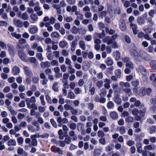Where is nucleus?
Segmentation results:
<instances>
[{
  "mask_svg": "<svg viewBox=\"0 0 156 156\" xmlns=\"http://www.w3.org/2000/svg\"><path fill=\"white\" fill-rule=\"evenodd\" d=\"M125 120L128 122H132L133 121L134 119L133 117L129 116L126 118Z\"/></svg>",
  "mask_w": 156,
  "mask_h": 156,
  "instance_id": "nucleus-52",
  "label": "nucleus"
},
{
  "mask_svg": "<svg viewBox=\"0 0 156 156\" xmlns=\"http://www.w3.org/2000/svg\"><path fill=\"white\" fill-rule=\"evenodd\" d=\"M106 62L108 65L111 66L113 64V61L110 57H108L106 59Z\"/></svg>",
  "mask_w": 156,
  "mask_h": 156,
  "instance_id": "nucleus-30",
  "label": "nucleus"
},
{
  "mask_svg": "<svg viewBox=\"0 0 156 156\" xmlns=\"http://www.w3.org/2000/svg\"><path fill=\"white\" fill-rule=\"evenodd\" d=\"M36 55L37 57L40 61L44 60V58L42 56V54L41 53H38L36 54Z\"/></svg>",
  "mask_w": 156,
  "mask_h": 156,
  "instance_id": "nucleus-54",
  "label": "nucleus"
},
{
  "mask_svg": "<svg viewBox=\"0 0 156 156\" xmlns=\"http://www.w3.org/2000/svg\"><path fill=\"white\" fill-rule=\"evenodd\" d=\"M13 22L15 25L17 27H21L23 26V22L19 19H14Z\"/></svg>",
  "mask_w": 156,
  "mask_h": 156,
  "instance_id": "nucleus-8",
  "label": "nucleus"
},
{
  "mask_svg": "<svg viewBox=\"0 0 156 156\" xmlns=\"http://www.w3.org/2000/svg\"><path fill=\"white\" fill-rule=\"evenodd\" d=\"M138 72L143 75L146 76L147 73V71L146 69L144 67L142 66H139L138 69Z\"/></svg>",
  "mask_w": 156,
  "mask_h": 156,
  "instance_id": "nucleus-6",
  "label": "nucleus"
},
{
  "mask_svg": "<svg viewBox=\"0 0 156 156\" xmlns=\"http://www.w3.org/2000/svg\"><path fill=\"white\" fill-rule=\"evenodd\" d=\"M8 109L10 112L11 114L13 115H16L17 113L16 111L14 110L11 106H9L8 107Z\"/></svg>",
  "mask_w": 156,
  "mask_h": 156,
  "instance_id": "nucleus-34",
  "label": "nucleus"
},
{
  "mask_svg": "<svg viewBox=\"0 0 156 156\" xmlns=\"http://www.w3.org/2000/svg\"><path fill=\"white\" fill-rule=\"evenodd\" d=\"M102 152L101 149L96 148L94 150L93 154L94 156H99Z\"/></svg>",
  "mask_w": 156,
  "mask_h": 156,
  "instance_id": "nucleus-24",
  "label": "nucleus"
},
{
  "mask_svg": "<svg viewBox=\"0 0 156 156\" xmlns=\"http://www.w3.org/2000/svg\"><path fill=\"white\" fill-rule=\"evenodd\" d=\"M52 6L53 8L57 10V13L60 14L61 13V6L60 5L57 4H54Z\"/></svg>",
  "mask_w": 156,
  "mask_h": 156,
  "instance_id": "nucleus-19",
  "label": "nucleus"
},
{
  "mask_svg": "<svg viewBox=\"0 0 156 156\" xmlns=\"http://www.w3.org/2000/svg\"><path fill=\"white\" fill-rule=\"evenodd\" d=\"M98 136L99 137H103L104 136L105 133L101 130H99L98 132Z\"/></svg>",
  "mask_w": 156,
  "mask_h": 156,
  "instance_id": "nucleus-50",
  "label": "nucleus"
},
{
  "mask_svg": "<svg viewBox=\"0 0 156 156\" xmlns=\"http://www.w3.org/2000/svg\"><path fill=\"white\" fill-rule=\"evenodd\" d=\"M51 36L52 38H58L59 37V34L56 32H54L51 34Z\"/></svg>",
  "mask_w": 156,
  "mask_h": 156,
  "instance_id": "nucleus-40",
  "label": "nucleus"
},
{
  "mask_svg": "<svg viewBox=\"0 0 156 156\" xmlns=\"http://www.w3.org/2000/svg\"><path fill=\"white\" fill-rule=\"evenodd\" d=\"M114 101L115 103L118 104H120L122 102L121 98L118 97H115L114 98Z\"/></svg>",
  "mask_w": 156,
  "mask_h": 156,
  "instance_id": "nucleus-35",
  "label": "nucleus"
},
{
  "mask_svg": "<svg viewBox=\"0 0 156 156\" xmlns=\"http://www.w3.org/2000/svg\"><path fill=\"white\" fill-rule=\"evenodd\" d=\"M8 50L10 54L12 56L14 55L15 48L13 46L11 45H7Z\"/></svg>",
  "mask_w": 156,
  "mask_h": 156,
  "instance_id": "nucleus-12",
  "label": "nucleus"
},
{
  "mask_svg": "<svg viewBox=\"0 0 156 156\" xmlns=\"http://www.w3.org/2000/svg\"><path fill=\"white\" fill-rule=\"evenodd\" d=\"M137 22L139 24L141 25L144 24V21L141 17H138L137 19Z\"/></svg>",
  "mask_w": 156,
  "mask_h": 156,
  "instance_id": "nucleus-33",
  "label": "nucleus"
},
{
  "mask_svg": "<svg viewBox=\"0 0 156 156\" xmlns=\"http://www.w3.org/2000/svg\"><path fill=\"white\" fill-rule=\"evenodd\" d=\"M126 67L130 69H132L133 68V63L130 61L126 63Z\"/></svg>",
  "mask_w": 156,
  "mask_h": 156,
  "instance_id": "nucleus-45",
  "label": "nucleus"
},
{
  "mask_svg": "<svg viewBox=\"0 0 156 156\" xmlns=\"http://www.w3.org/2000/svg\"><path fill=\"white\" fill-rule=\"evenodd\" d=\"M58 97L59 103L61 104H63L64 103V99L62 98V96L60 95L58 96Z\"/></svg>",
  "mask_w": 156,
  "mask_h": 156,
  "instance_id": "nucleus-53",
  "label": "nucleus"
},
{
  "mask_svg": "<svg viewBox=\"0 0 156 156\" xmlns=\"http://www.w3.org/2000/svg\"><path fill=\"white\" fill-rule=\"evenodd\" d=\"M77 44V41L76 40H74L72 42L71 45V50L72 51H73L75 50Z\"/></svg>",
  "mask_w": 156,
  "mask_h": 156,
  "instance_id": "nucleus-16",
  "label": "nucleus"
},
{
  "mask_svg": "<svg viewBox=\"0 0 156 156\" xmlns=\"http://www.w3.org/2000/svg\"><path fill=\"white\" fill-rule=\"evenodd\" d=\"M33 124L35 126L30 125H28V128L29 130L32 132H35L38 131L40 129L38 125L37 124L36 122H34Z\"/></svg>",
  "mask_w": 156,
  "mask_h": 156,
  "instance_id": "nucleus-3",
  "label": "nucleus"
},
{
  "mask_svg": "<svg viewBox=\"0 0 156 156\" xmlns=\"http://www.w3.org/2000/svg\"><path fill=\"white\" fill-rule=\"evenodd\" d=\"M8 146H16V142L14 139H10L7 143Z\"/></svg>",
  "mask_w": 156,
  "mask_h": 156,
  "instance_id": "nucleus-26",
  "label": "nucleus"
},
{
  "mask_svg": "<svg viewBox=\"0 0 156 156\" xmlns=\"http://www.w3.org/2000/svg\"><path fill=\"white\" fill-rule=\"evenodd\" d=\"M111 118L113 119H115L118 118L117 113L115 112H112L110 114Z\"/></svg>",
  "mask_w": 156,
  "mask_h": 156,
  "instance_id": "nucleus-25",
  "label": "nucleus"
},
{
  "mask_svg": "<svg viewBox=\"0 0 156 156\" xmlns=\"http://www.w3.org/2000/svg\"><path fill=\"white\" fill-rule=\"evenodd\" d=\"M23 139L22 137H19L17 139V141L18 144L21 145L23 142Z\"/></svg>",
  "mask_w": 156,
  "mask_h": 156,
  "instance_id": "nucleus-48",
  "label": "nucleus"
},
{
  "mask_svg": "<svg viewBox=\"0 0 156 156\" xmlns=\"http://www.w3.org/2000/svg\"><path fill=\"white\" fill-rule=\"evenodd\" d=\"M67 97L69 98L74 99L75 97V96L72 91H69Z\"/></svg>",
  "mask_w": 156,
  "mask_h": 156,
  "instance_id": "nucleus-31",
  "label": "nucleus"
},
{
  "mask_svg": "<svg viewBox=\"0 0 156 156\" xmlns=\"http://www.w3.org/2000/svg\"><path fill=\"white\" fill-rule=\"evenodd\" d=\"M51 150L53 152H58L60 154H62V151L58 147L55 146H52L51 148Z\"/></svg>",
  "mask_w": 156,
  "mask_h": 156,
  "instance_id": "nucleus-20",
  "label": "nucleus"
},
{
  "mask_svg": "<svg viewBox=\"0 0 156 156\" xmlns=\"http://www.w3.org/2000/svg\"><path fill=\"white\" fill-rule=\"evenodd\" d=\"M20 69L16 66H14L12 69V73L14 75H16L19 74L20 72Z\"/></svg>",
  "mask_w": 156,
  "mask_h": 156,
  "instance_id": "nucleus-17",
  "label": "nucleus"
},
{
  "mask_svg": "<svg viewBox=\"0 0 156 156\" xmlns=\"http://www.w3.org/2000/svg\"><path fill=\"white\" fill-rule=\"evenodd\" d=\"M68 44V43L65 41H62L60 42L59 46L61 48H64L66 47Z\"/></svg>",
  "mask_w": 156,
  "mask_h": 156,
  "instance_id": "nucleus-29",
  "label": "nucleus"
},
{
  "mask_svg": "<svg viewBox=\"0 0 156 156\" xmlns=\"http://www.w3.org/2000/svg\"><path fill=\"white\" fill-rule=\"evenodd\" d=\"M21 18L24 20H26L28 19V16L27 13L25 12L23 13L21 16Z\"/></svg>",
  "mask_w": 156,
  "mask_h": 156,
  "instance_id": "nucleus-57",
  "label": "nucleus"
},
{
  "mask_svg": "<svg viewBox=\"0 0 156 156\" xmlns=\"http://www.w3.org/2000/svg\"><path fill=\"white\" fill-rule=\"evenodd\" d=\"M40 100L41 102V103L42 105L44 106L45 105V102L44 100V97L43 95H41L40 96Z\"/></svg>",
  "mask_w": 156,
  "mask_h": 156,
  "instance_id": "nucleus-56",
  "label": "nucleus"
},
{
  "mask_svg": "<svg viewBox=\"0 0 156 156\" xmlns=\"http://www.w3.org/2000/svg\"><path fill=\"white\" fill-rule=\"evenodd\" d=\"M150 79L152 82L156 80V77L155 75L154 74H152L150 76Z\"/></svg>",
  "mask_w": 156,
  "mask_h": 156,
  "instance_id": "nucleus-64",
  "label": "nucleus"
},
{
  "mask_svg": "<svg viewBox=\"0 0 156 156\" xmlns=\"http://www.w3.org/2000/svg\"><path fill=\"white\" fill-rule=\"evenodd\" d=\"M18 54L20 58L24 62H26L27 56L24 53L23 50L22 49H20L18 51Z\"/></svg>",
  "mask_w": 156,
  "mask_h": 156,
  "instance_id": "nucleus-4",
  "label": "nucleus"
},
{
  "mask_svg": "<svg viewBox=\"0 0 156 156\" xmlns=\"http://www.w3.org/2000/svg\"><path fill=\"white\" fill-rule=\"evenodd\" d=\"M114 106V104L111 101H109L107 103V107L109 109H113Z\"/></svg>",
  "mask_w": 156,
  "mask_h": 156,
  "instance_id": "nucleus-37",
  "label": "nucleus"
},
{
  "mask_svg": "<svg viewBox=\"0 0 156 156\" xmlns=\"http://www.w3.org/2000/svg\"><path fill=\"white\" fill-rule=\"evenodd\" d=\"M150 108L153 112L156 110V96L151 99Z\"/></svg>",
  "mask_w": 156,
  "mask_h": 156,
  "instance_id": "nucleus-5",
  "label": "nucleus"
},
{
  "mask_svg": "<svg viewBox=\"0 0 156 156\" xmlns=\"http://www.w3.org/2000/svg\"><path fill=\"white\" fill-rule=\"evenodd\" d=\"M36 101L35 98L34 96L32 97L30 99H27L26 100L27 105H30L32 103H34L36 102Z\"/></svg>",
  "mask_w": 156,
  "mask_h": 156,
  "instance_id": "nucleus-18",
  "label": "nucleus"
},
{
  "mask_svg": "<svg viewBox=\"0 0 156 156\" xmlns=\"http://www.w3.org/2000/svg\"><path fill=\"white\" fill-rule=\"evenodd\" d=\"M104 87L107 89H108L110 87V80L108 79H106L104 80Z\"/></svg>",
  "mask_w": 156,
  "mask_h": 156,
  "instance_id": "nucleus-22",
  "label": "nucleus"
},
{
  "mask_svg": "<svg viewBox=\"0 0 156 156\" xmlns=\"http://www.w3.org/2000/svg\"><path fill=\"white\" fill-rule=\"evenodd\" d=\"M11 35L12 37L17 39H20L21 37V35L20 34H17L15 32L12 33Z\"/></svg>",
  "mask_w": 156,
  "mask_h": 156,
  "instance_id": "nucleus-47",
  "label": "nucleus"
},
{
  "mask_svg": "<svg viewBox=\"0 0 156 156\" xmlns=\"http://www.w3.org/2000/svg\"><path fill=\"white\" fill-rule=\"evenodd\" d=\"M0 47L2 49L5 48L7 49L6 44L4 42L1 41H0Z\"/></svg>",
  "mask_w": 156,
  "mask_h": 156,
  "instance_id": "nucleus-60",
  "label": "nucleus"
},
{
  "mask_svg": "<svg viewBox=\"0 0 156 156\" xmlns=\"http://www.w3.org/2000/svg\"><path fill=\"white\" fill-rule=\"evenodd\" d=\"M102 41L104 43L107 42L108 45L112 44V47L113 48H118L119 47L117 42L115 41H113V40L110 39L108 36L106 37L103 39Z\"/></svg>",
  "mask_w": 156,
  "mask_h": 156,
  "instance_id": "nucleus-2",
  "label": "nucleus"
},
{
  "mask_svg": "<svg viewBox=\"0 0 156 156\" xmlns=\"http://www.w3.org/2000/svg\"><path fill=\"white\" fill-rule=\"evenodd\" d=\"M151 67L153 69H156V61H152L150 62Z\"/></svg>",
  "mask_w": 156,
  "mask_h": 156,
  "instance_id": "nucleus-43",
  "label": "nucleus"
},
{
  "mask_svg": "<svg viewBox=\"0 0 156 156\" xmlns=\"http://www.w3.org/2000/svg\"><path fill=\"white\" fill-rule=\"evenodd\" d=\"M58 83L57 82H55L53 85L52 89L55 91L57 92L58 91Z\"/></svg>",
  "mask_w": 156,
  "mask_h": 156,
  "instance_id": "nucleus-49",
  "label": "nucleus"
},
{
  "mask_svg": "<svg viewBox=\"0 0 156 156\" xmlns=\"http://www.w3.org/2000/svg\"><path fill=\"white\" fill-rule=\"evenodd\" d=\"M71 32L74 34H77L78 32V29L75 26H73L71 30Z\"/></svg>",
  "mask_w": 156,
  "mask_h": 156,
  "instance_id": "nucleus-41",
  "label": "nucleus"
},
{
  "mask_svg": "<svg viewBox=\"0 0 156 156\" xmlns=\"http://www.w3.org/2000/svg\"><path fill=\"white\" fill-rule=\"evenodd\" d=\"M142 52L139 53L136 50L132 49L130 51L131 55L134 59L137 61L142 62L143 61Z\"/></svg>",
  "mask_w": 156,
  "mask_h": 156,
  "instance_id": "nucleus-1",
  "label": "nucleus"
},
{
  "mask_svg": "<svg viewBox=\"0 0 156 156\" xmlns=\"http://www.w3.org/2000/svg\"><path fill=\"white\" fill-rule=\"evenodd\" d=\"M65 63L66 64L68 65L69 66L72 65V62L71 60L68 58H66Z\"/></svg>",
  "mask_w": 156,
  "mask_h": 156,
  "instance_id": "nucleus-62",
  "label": "nucleus"
},
{
  "mask_svg": "<svg viewBox=\"0 0 156 156\" xmlns=\"http://www.w3.org/2000/svg\"><path fill=\"white\" fill-rule=\"evenodd\" d=\"M115 74L117 77L119 78L121 77V70L119 69H116L115 71Z\"/></svg>",
  "mask_w": 156,
  "mask_h": 156,
  "instance_id": "nucleus-39",
  "label": "nucleus"
},
{
  "mask_svg": "<svg viewBox=\"0 0 156 156\" xmlns=\"http://www.w3.org/2000/svg\"><path fill=\"white\" fill-rule=\"evenodd\" d=\"M130 26L132 29L133 33L135 35L137 34V27L136 25L131 23L130 24Z\"/></svg>",
  "mask_w": 156,
  "mask_h": 156,
  "instance_id": "nucleus-15",
  "label": "nucleus"
},
{
  "mask_svg": "<svg viewBox=\"0 0 156 156\" xmlns=\"http://www.w3.org/2000/svg\"><path fill=\"white\" fill-rule=\"evenodd\" d=\"M62 54L65 57H68L69 55L68 51L66 50H63L62 51Z\"/></svg>",
  "mask_w": 156,
  "mask_h": 156,
  "instance_id": "nucleus-58",
  "label": "nucleus"
},
{
  "mask_svg": "<svg viewBox=\"0 0 156 156\" xmlns=\"http://www.w3.org/2000/svg\"><path fill=\"white\" fill-rule=\"evenodd\" d=\"M76 70L74 69L72 67V65L68 67V73L72 74L75 73Z\"/></svg>",
  "mask_w": 156,
  "mask_h": 156,
  "instance_id": "nucleus-36",
  "label": "nucleus"
},
{
  "mask_svg": "<svg viewBox=\"0 0 156 156\" xmlns=\"http://www.w3.org/2000/svg\"><path fill=\"white\" fill-rule=\"evenodd\" d=\"M156 148L155 145H153V146L151 145H146L144 146V148L145 150H154Z\"/></svg>",
  "mask_w": 156,
  "mask_h": 156,
  "instance_id": "nucleus-28",
  "label": "nucleus"
},
{
  "mask_svg": "<svg viewBox=\"0 0 156 156\" xmlns=\"http://www.w3.org/2000/svg\"><path fill=\"white\" fill-rule=\"evenodd\" d=\"M119 131L121 134H123L126 132L125 128L123 126H122L120 127Z\"/></svg>",
  "mask_w": 156,
  "mask_h": 156,
  "instance_id": "nucleus-59",
  "label": "nucleus"
},
{
  "mask_svg": "<svg viewBox=\"0 0 156 156\" xmlns=\"http://www.w3.org/2000/svg\"><path fill=\"white\" fill-rule=\"evenodd\" d=\"M41 67L43 68L49 67L50 66V64L49 62H42L41 64Z\"/></svg>",
  "mask_w": 156,
  "mask_h": 156,
  "instance_id": "nucleus-23",
  "label": "nucleus"
},
{
  "mask_svg": "<svg viewBox=\"0 0 156 156\" xmlns=\"http://www.w3.org/2000/svg\"><path fill=\"white\" fill-rule=\"evenodd\" d=\"M90 86L89 87V91L90 92V94L91 95H93L94 94L95 89L94 87H92L91 85H90Z\"/></svg>",
  "mask_w": 156,
  "mask_h": 156,
  "instance_id": "nucleus-46",
  "label": "nucleus"
},
{
  "mask_svg": "<svg viewBox=\"0 0 156 156\" xmlns=\"http://www.w3.org/2000/svg\"><path fill=\"white\" fill-rule=\"evenodd\" d=\"M142 55H143V61H148L151 59V57L150 55L144 51L142 52Z\"/></svg>",
  "mask_w": 156,
  "mask_h": 156,
  "instance_id": "nucleus-11",
  "label": "nucleus"
},
{
  "mask_svg": "<svg viewBox=\"0 0 156 156\" xmlns=\"http://www.w3.org/2000/svg\"><path fill=\"white\" fill-rule=\"evenodd\" d=\"M30 18L31 20V23H34L37 22L38 19L37 15L35 13H32L30 15Z\"/></svg>",
  "mask_w": 156,
  "mask_h": 156,
  "instance_id": "nucleus-10",
  "label": "nucleus"
},
{
  "mask_svg": "<svg viewBox=\"0 0 156 156\" xmlns=\"http://www.w3.org/2000/svg\"><path fill=\"white\" fill-rule=\"evenodd\" d=\"M113 146L112 144H110L108 145L106 147V151H110L112 149V147Z\"/></svg>",
  "mask_w": 156,
  "mask_h": 156,
  "instance_id": "nucleus-61",
  "label": "nucleus"
},
{
  "mask_svg": "<svg viewBox=\"0 0 156 156\" xmlns=\"http://www.w3.org/2000/svg\"><path fill=\"white\" fill-rule=\"evenodd\" d=\"M94 35H97L99 36V37L101 39H102L105 37V34L104 30H103L101 34H100L97 33H96L94 34Z\"/></svg>",
  "mask_w": 156,
  "mask_h": 156,
  "instance_id": "nucleus-38",
  "label": "nucleus"
},
{
  "mask_svg": "<svg viewBox=\"0 0 156 156\" xmlns=\"http://www.w3.org/2000/svg\"><path fill=\"white\" fill-rule=\"evenodd\" d=\"M79 44L80 47L83 50H84L86 49V46L84 41L81 40L79 42Z\"/></svg>",
  "mask_w": 156,
  "mask_h": 156,
  "instance_id": "nucleus-21",
  "label": "nucleus"
},
{
  "mask_svg": "<svg viewBox=\"0 0 156 156\" xmlns=\"http://www.w3.org/2000/svg\"><path fill=\"white\" fill-rule=\"evenodd\" d=\"M140 108H143L142 110H140L139 111V114L142 116H143L144 115L146 111V108L144 107V104H141L140 106Z\"/></svg>",
  "mask_w": 156,
  "mask_h": 156,
  "instance_id": "nucleus-14",
  "label": "nucleus"
},
{
  "mask_svg": "<svg viewBox=\"0 0 156 156\" xmlns=\"http://www.w3.org/2000/svg\"><path fill=\"white\" fill-rule=\"evenodd\" d=\"M119 27L120 29L122 31H125L126 29V26L124 21L121 20L119 23Z\"/></svg>",
  "mask_w": 156,
  "mask_h": 156,
  "instance_id": "nucleus-7",
  "label": "nucleus"
},
{
  "mask_svg": "<svg viewBox=\"0 0 156 156\" xmlns=\"http://www.w3.org/2000/svg\"><path fill=\"white\" fill-rule=\"evenodd\" d=\"M106 32L107 33H108L110 34H112L115 32V30L112 29L109 30L108 28H106Z\"/></svg>",
  "mask_w": 156,
  "mask_h": 156,
  "instance_id": "nucleus-51",
  "label": "nucleus"
},
{
  "mask_svg": "<svg viewBox=\"0 0 156 156\" xmlns=\"http://www.w3.org/2000/svg\"><path fill=\"white\" fill-rule=\"evenodd\" d=\"M101 93L100 94V95L101 96H104L106 94V91L105 89L103 88L101 90Z\"/></svg>",
  "mask_w": 156,
  "mask_h": 156,
  "instance_id": "nucleus-63",
  "label": "nucleus"
},
{
  "mask_svg": "<svg viewBox=\"0 0 156 156\" xmlns=\"http://www.w3.org/2000/svg\"><path fill=\"white\" fill-rule=\"evenodd\" d=\"M51 64L53 66H59V63L57 60H53L51 62Z\"/></svg>",
  "mask_w": 156,
  "mask_h": 156,
  "instance_id": "nucleus-55",
  "label": "nucleus"
},
{
  "mask_svg": "<svg viewBox=\"0 0 156 156\" xmlns=\"http://www.w3.org/2000/svg\"><path fill=\"white\" fill-rule=\"evenodd\" d=\"M136 147L137 148V150L138 152L141 153L142 152V146L141 144L138 143L136 144Z\"/></svg>",
  "mask_w": 156,
  "mask_h": 156,
  "instance_id": "nucleus-32",
  "label": "nucleus"
},
{
  "mask_svg": "<svg viewBox=\"0 0 156 156\" xmlns=\"http://www.w3.org/2000/svg\"><path fill=\"white\" fill-rule=\"evenodd\" d=\"M24 73L27 76H31L32 75V73L30 69L27 66H24L23 67Z\"/></svg>",
  "mask_w": 156,
  "mask_h": 156,
  "instance_id": "nucleus-13",
  "label": "nucleus"
},
{
  "mask_svg": "<svg viewBox=\"0 0 156 156\" xmlns=\"http://www.w3.org/2000/svg\"><path fill=\"white\" fill-rule=\"evenodd\" d=\"M27 105V107L30 109L33 108L36 110L37 108V107L34 103H32V104L28 105Z\"/></svg>",
  "mask_w": 156,
  "mask_h": 156,
  "instance_id": "nucleus-42",
  "label": "nucleus"
},
{
  "mask_svg": "<svg viewBox=\"0 0 156 156\" xmlns=\"http://www.w3.org/2000/svg\"><path fill=\"white\" fill-rule=\"evenodd\" d=\"M139 94L141 96H144L147 94L146 89L143 88L140 90Z\"/></svg>",
  "mask_w": 156,
  "mask_h": 156,
  "instance_id": "nucleus-44",
  "label": "nucleus"
},
{
  "mask_svg": "<svg viewBox=\"0 0 156 156\" xmlns=\"http://www.w3.org/2000/svg\"><path fill=\"white\" fill-rule=\"evenodd\" d=\"M38 31V29L36 25H33L32 26L29 30V32L31 34H35L37 33Z\"/></svg>",
  "mask_w": 156,
  "mask_h": 156,
  "instance_id": "nucleus-9",
  "label": "nucleus"
},
{
  "mask_svg": "<svg viewBox=\"0 0 156 156\" xmlns=\"http://www.w3.org/2000/svg\"><path fill=\"white\" fill-rule=\"evenodd\" d=\"M120 53L118 51H116L114 53V56L116 60H118L120 58Z\"/></svg>",
  "mask_w": 156,
  "mask_h": 156,
  "instance_id": "nucleus-27",
  "label": "nucleus"
}]
</instances>
